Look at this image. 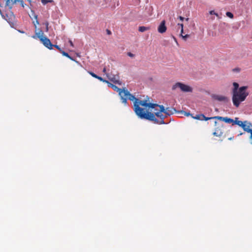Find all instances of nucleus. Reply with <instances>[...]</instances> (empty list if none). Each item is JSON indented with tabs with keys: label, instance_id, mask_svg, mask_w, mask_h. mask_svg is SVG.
<instances>
[{
	"label": "nucleus",
	"instance_id": "obj_1",
	"mask_svg": "<svg viewBox=\"0 0 252 252\" xmlns=\"http://www.w3.org/2000/svg\"><path fill=\"white\" fill-rule=\"evenodd\" d=\"M139 104V107L141 106L144 107H141V109H142V113L147 115L148 116V118H140L153 121L155 124H165L163 120L165 118V116H164L162 113H164L165 115L170 116L173 114L176 111V110L174 108L167 107L165 109L163 105L148 102L147 100H140Z\"/></svg>",
	"mask_w": 252,
	"mask_h": 252
},
{
	"label": "nucleus",
	"instance_id": "obj_2",
	"mask_svg": "<svg viewBox=\"0 0 252 252\" xmlns=\"http://www.w3.org/2000/svg\"><path fill=\"white\" fill-rule=\"evenodd\" d=\"M107 83L108 84L109 87H111L114 91L119 93L123 103L126 105L127 103V99L133 101L134 111L135 114L138 116V117L144 118H148L147 115L142 113V109H141V107H139V104L140 100L136 98L133 94H131L127 91V90L125 88H119L116 85L111 84L109 81L108 83Z\"/></svg>",
	"mask_w": 252,
	"mask_h": 252
},
{
	"label": "nucleus",
	"instance_id": "obj_3",
	"mask_svg": "<svg viewBox=\"0 0 252 252\" xmlns=\"http://www.w3.org/2000/svg\"><path fill=\"white\" fill-rule=\"evenodd\" d=\"M248 88V86H242L239 88L238 91L232 93V100L233 105L236 107H238L240 103L245 101L249 95Z\"/></svg>",
	"mask_w": 252,
	"mask_h": 252
},
{
	"label": "nucleus",
	"instance_id": "obj_4",
	"mask_svg": "<svg viewBox=\"0 0 252 252\" xmlns=\"http://www.w3.org/2000/svg\"><path fill=\"white\" fill-rule=\"evenodd\" d=\"M177 88H179L182 92L185 93H191L192 92V88L190 86L181 82L176 83L173 85L172 90L174 91Z\"/></svg>",
	"mask_w": 252,
	"mask_h": 252
},
{
	"label": "nucleus",
	"instance_id": "obj_5",
	"mask_svg": "<svg viewBox=\"0 0 252 252\" xmlns=\"http://www.w3.org/2000/svg\"><path fill=\"white\" fill-rule=\"evenodd\" d=\"M34 18L35 19V21H33V24L35 28V34L32 35V37L34 39L38 38L40 40L41 37H44L45 36H44V33L42 30L37 29V25L39 24V22L37 19V15H35Z\"/></svg>",
	"mask_w": 252,
	"mask_h": 252
},
{
	"label": "nucleus",
	"instance_id": "obj_6",
	"mask_svg": "<svg viewBox=\"0 0 252 252\" xmlns=\"http://www.w3.org/2000/svg\"><path fill=\"white\" fill-rule=\"evenodd\" d=\"M40 41L42 44L48 49L51 50L53 49V44H52L50 39L46 36L44 37H41Z\"/></svg>",
	"mask_w": 252,
	"mask_h": 252
},
{
	"label": "nucleus",
	"instance_id": "obj_7",
	"mask_svg": "<svg viewBox=\"0 0 252 252\" xmlns=\"http://www.w3.org/2000/svg\"><path fill=\"white\" fill-rule=\"evenodd\" d=\"M241 127L245 131L248 133H251L252 131V125L250 122L247 121L243 122V124L241 126Z\"/></svg>",
	"mask_w": 252,
	"mask_h": 252
},
{
	"label": "nucleus",
	"instance_id": "obj_8",
	"mask_svg": "<svg viewBox=\"0 0 252 252\" xmlns=\"http://www.w3.org/2000/svg\"><path fill=\"white\" fill-rule=\"evenodd\" d=\"M167 30V28L165 26V21L163 20L161 22L160 25L158 27V32L160 33H164Z\"/></svg>",
	"mask_w": 252,
	"mask_h": 252
},
{
	"label": "nucleus",
	"instance_id": "obj_9",
	"mask_svg": "<svg viewBox=\"0 0 252 252\" xmlns=\"http://www.w3.org/2000/svg\"><path fill=\"white\" fill-rule=\"evenodd\" d=\"M214 118H215V119H218L220 120H222L223 122L227 123V124H231L233 122V120L232 119H231L230 118L228 117H223L221 116H215L214 117Z\"/></svg>",
	"mask_w": 252,
	"mask_h": 252
},
{
	"label": "nucleus",
	"instance_id": "obj_10",
	"mask_svg": "<svg viewBox=\"0 0 252 252\" xmlns=\"http://www.w3.org/2000/svg\"><path fill=\"white\" fill-rule=\"evenodd\" d=\"M221 127H222V125L220 126V127L218 126L216 127L215 131L213 133L214 135L216 136H221L223 133V130L221 129Z\"/></svg>",
	"mask_w": 252,
	"mask_h": 252
},
{
	"label": "nucleus",
	"instance_id": "obj_11",
	"mask_svg": "<svg viewBox=\"0 0 252 252\" xmlns=\"http://www.w3.org/2000/svg\"><path fill=\"white\" fill-rule=\"evenodd\" d=\"M212 97L214 99L220 101H227L228 100V98L227 97L221 95L214 94L212 96Z\"/></svg>",
	"mask_w": 252,
	"mask_h": 252
},
{
	"label": "nucleus",
	"instance_id": "obj_12",
	"mask_svg": "<svg viewBox=\"0 0 252 252\" xmlns=\"http://www.w3.org/2000/svg\"><path fill=\"white\" fill-rule=\"evenodd\" d=\"M106 75L108 79L112 81L114 83H119V76H113V77L111 76V75L109 74H106Z\"/></svg>",
	"mask_w": 252,
	"mask_h": 252
},
{
	"label": "nucleus",
	"instance_id": "obj_13",
	"mask_svg": "<svg viewBox=\"0 0 252 252\" xmlns=\"http://www.w3.org/2000/svg\"><path fill=\"white\" fill-rule=\"evenodd\" d=\"M178 26H180L181 27V36L182 37V38L184 40H186L188 37L189 36V34H186L185 35H183L182 33L183 32V24H178Z\"/></svg>",
	"mask_w": 252,
	"mask_h": 252
},
{
	"label": "nucleus",
	"instance_id": "obj_14",
	"mask_svg": "<svg viewBox=\"0 0 252 252\" xmlns=\"http://www.w3.org/2000/svg\"><path fill=\"white\" fill-rule=\"evenodd\" d=\"M243 124V122L239 121L238 118H235V120H233V122L232 123V125H237L241 127Z\"/></svg>",
	"mask_w": 252,
	"mask_h": 252
},
{
	"label": "nucleus",
	"instance_id": "obj_15",
	"mask_svg": "<svg viewBox=\"0 0 252 252\" xmlns=\"http://www.w3.org/2000/svg\"><path fill=\"white\" fill-rule=\"evenodd\" d=\"M159 107H156L155 108H150L148 110V112L154 114V116H155L156 115L154 112H157V111H159Z\"/></svg>",
	"mask_w": 252,
	"mask_h": 252
},
{
	"label": "nucleus",
	"instance_id": "obj_16",
	"mask_svg": "<svg viewBox=\"0 0 252 252\" xmlns=\"http://www.w3.org/2000/svg\"><path fill=\"white\" fill-rule=\"evenodd\" d=\"M233 86L234 88H233V89L232 90V93L239 90V85L238 83H237L236 82H234L233 83Z\"/></svg>",
	"mask_w": 252,
	"mask_h": 252
},
{
	"label": "nucleus",
	"instance_id": "obj_17",
	"mask_svg": "<svg viewBox=\"0 0 252 252\" xmlns=\"http://www.w3.org/2000/svg\"><path fill=\"white\" fill-rule=\"evenodd\" d=\"M150 27H144V26H141V27H139V31L140 32H144L146 31H147V30H150Z\"/></svg>",
	"mask_w": 252,
	"mask_h": 252
},
{
	"label": "nucleus",
	"instance_id": "obj_18",
	"mask_svg": "<svg viewBox=\"0 0 252 252\" xmlns=\"http://www.w3.org/2000/svg\"><path fill=\"white\" fill-rule=\"evenodd\" d=\"M61 53L62 54L63 56L68 58L71 60H74L73 58L71 57H70L67 53L64 52V51L63 50Z\"/></svg>",
	"mask_w": 252,
	"mask_h": 252
},
{
	"label": "nucleus",
	"instance_id": "obj_19",
	"mask_svg": "<svg viewBox=\"0 0 252 252\" xmlns=\"http://www.w3.org/2000/svg\"><path fill=\"white\" fill-rule=\"evenodd\" d=\"M41 1L42 4L44 5L46 4L48 2L51 3L53 2V0H41Z\"/></svg>",
	"mask_w": 252,
	"mask_h": 252
},
{
	"label": "nucleus",
	"instance_id": "obj_20",
	"mask_svg": "<svg viewBox=\"0 0 252 252\" xmlns=\"http://www.w3.org/2000/svg\"><path fill=\"white\" fill-rule=\"evenodd\" d=\"M202 115L203 114L197 115L196 116H195V117L192 116V117L194 119L202 120Z\"/></svg>",
	"mask_w": 252,
	"mask_h": 252
},
{
	"label": "nucleus",
	"instance_id": "obj_21",
	"mask_svg": "<svg viewBox=\"0 0 252 252\" xmlns=\"http://www.w3.org/2000/svg\"><path fill=\"white\" fill-rule=\"evenodd\" d=\"M212 119H214V117H206L203 114L202 116V120L207 121V120Z\"/></svg>",
	"mask_w": 252,
	"mask_h": 252
},
{
	"label": "nucleus",
	"instance_id": "obj_22",
	"mask_svg": "<svg viewBox=\"0 0 252 252\" xmlns=\"http://www.w3.org/2000/svg\"><path fill=\"white\" fill-rule=\"evenodd\" d=\"M96 79H98L99 80L105 83H108V81L103 79L101 77H100L99 76H97L96 77Z\"/></svg>",
	"mask_w": 252,
	"mask_h": 252
},
{
	"label": "nucleus",
	"instance_id": "obj_23",
	"mask_svg": "<svg viewBox=\"0 0 252 252\" xmlns=\"http://www.w3.org/2000/svg\"><path fill=\"white\" fill-rule=\"evenodd\" d=\"M226 15L227 17H229L230 18L232 19L233 18V14L230 12H227L226 13Z\"/></svg>",
	"mask_w": 252,
	"mask_h": 252
},
{
	"label": "nucleus",
	"instance_id": "obj_24",
	"mask_svg": "<svg viewBox=\"0 0 252 252\" xmlns=\"http://www.w3.org/2000/svg\"><path fill=\"white\" fill-rule=\"evenodd\" d=\"M44 25H45L46 27V32H47L49 31V23L48 22L46 21L45 23H43Z\"/></svg>",
	"mask_w": 252,
	"mask_h": 252
},
{
	"label": "nucleus",
	"instance_id": "obj_25",
	"mask_svg": "<svg viewBox=\"0 0 252 252\" xmlns=\"http://www.w3.org/2000/svg\"><path fill=\"white\" fill-rule=\"evenodd\" d=\"M88 73L93 77L96 78L98 75H96L95 73H94L93 72L91 71H88Z\"/></svg>",
	"mask_w": 252,
	"mask_h": 252
},
{
	"label": "nucleus",
	"instance_id": "obj_26",
	"mask_svg": "<svg viewBox=\"0 0 252 252\" xmlns=\"http://www.w3.org/2000/svg\"><path fill=\"white\" fill-rule=\"evenodd\" d=\"M53 47H55L56 48H57L60 52H61L63 51L59 45H53Z\"/></svg>",
	"mask_w": 252,
	"mask_h": 252
},
{
	"label": "nucleus",
	"instance_id": "obj_27",
	"mask_svg": "<svg viewBox=\"0 0 252 252\" xmlns=\"http://www.w3.org/2000/svg\"><path fill=\"white\" fill-rule=\"evenodd\" d=\"M127 55L128 56L131 58H133L135 56L133 54L131 53V52H128L127 53Z\"/></svg>",
	"mask_w": 252,
	"mask_h": 252
},
{
	"label": "nucleus",
	"instance_id": "obj_28",
	"mask_svg": "<svg viewBox=\"0 0 252 252\" xmlns=\"http://www.w3.org/2000/svg\"><path fill=\"white\" fill-rule=\"evenodd\" d=\"M210 13L211 14H215L216 15L218 16V14L216 13L214 11H211Z\"/></svg>",
	"mask_w": 252,
	"mask_h": 252
},
{
	"label": "nucleus",
	"instance_id": "obj_29",
	"mask_svg": "<svg viewBox=\"0 0 252 252\" xmlns=\"http://www.w3.org/2000/svg\"><path fill=\"white\" fill-rule=\"evenodd\" d=\"M69 44H70L71 46H72V47L74 46L73 43V42H72V41L71 40H69Z\"/></svg>",
	"mask_w": 252,
	"mask_h": 252
},
{
	"label": "nucleus",
	"instance_id": "obj_30",
	"mask_svg": "<svg viewBox=\"0 0 252 252\" xmlns=\"http://www.w3.org/2000/svg\"><path fill=\"white\" fill-rule=\"evenodd\" d=\"M106 32H107V33L109 35H110L111 34V32L109 30H107Z\"/></svg>",
	"mask_w": 252,
	"mask_h": 252
},
{
	"label": "nucleus",
	"instance_id": "obj_31",
	"mask_svg": "<svg viewBox=\"0 0 252 252\" xmlns=\"http://www.w3.org/2000/svg\"><path fill=\"white\" fill-rule=\"evenodd\" d=\"M102 71H103V73H105L106 74H107V73H106V68H105V67H104V68H103Z\"/></svg>",
	"mask_w": 252,
	"mask_h": 252
},
{
	"label": "nucleus",
	"instance_id": "obj_32",
	"mask_svg": "<svg viewBox=\"0 0 252 252\" xmlns=\"http://www.w3.org/2000/svg\"><path fill=\"white\" fill-rule=\"evenodd\" d=\"M179 18L180 19V20L181 21H183L184 19V18L183 17H182V16H179Z\"/></svg>",
	"mask_w": 252,
	"mask_h": 252
},
{
	"label": "nucleus",
	"instance_id": "obj_33",
	"mask_svg": "<svg viewBox=\"0 0 252 252\" xmlns=\"http://www.w3.org/2000/svg\"><path fill=\"white\" fill-rule=\"evenodd\" d=\"M173 38L174 39V40L177 43V40L176 37L174 36H172Z\"/></svg>",
	"mask_w": 252,
	"mask_h": 252
},
{
	"label": "nucleus",
	"instance_id": "obj_34",
	"mask_svg": "<svg viewBox=\"0 0 252 252\" xmlns=\"http://www.w3.org/2000/svg\"><path fill=\"white\" fill-rule=\"evenodd\" d=\"M240 70V69L239 68H236L234 69V70H236V71H239Z\"/></svg>",
	"mask_w": 252,
	"mask_h": 252
},
{
	"label": "nucleus",
	"instance_id": "obj_35",
	"mask_svg": "<svg viewBox=\"0 0 252 252\" xmlns=\"http://www.w3.org/2000/svg\"><path fill=\"white\" fill-rule=\"evenodd\" d=\"M190 115V113H186V116H189V115Z\"/></svg>",
	"mask_w": 252,
	"mask_h": 252
},
{
	"label": "nucleus",
	"instance_id": "obj_36",
	"mask_svg": "<svg viewBox=\"0 0 252 252\" xmlns=\"http://www.w3.org/2000/svg\"><path fill=\"white\" fill-rule=\"evenodd\" d=\"M217 124H218V123H217V122H216H216H215V126H217Z\"/></svg>",
	"mask_w": 252,
	"mask_h": 252
}]
</instances>
